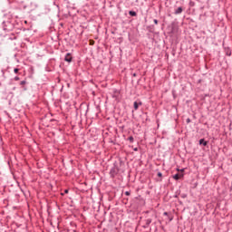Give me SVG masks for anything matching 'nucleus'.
Wrapping results in <instances>:
<instances>
[{"label": "nucleus", "mask_w": 232, "mask_h": 232, "mask_svg": "<svg viewBox=\"0 0 232 232\" xmlns=\"http://www.w3.org/2000/svg\"><path fill=\"white\" fill-rule=\"evenodd\" d=\"M134 151H139V149L135 148V149H134Z\"/></svg>", "instance_id": "nucleus-17"}, {"label": "nucleus", "mask_w": 232, "mask_h": 232, "mask_svg": "<svg viewBox=\"0 0 232 232\" xmlns=\"http://www.w3.org/2000/svg\"><path fill=\"white\" fill-rule=\"evenodd\" d=\"M182 11H183L182 7H178V8L175 10L174 14H175L176 15H179V14H180V13H181Z\"/></svg>", "instance_id": "nucleus-3"}, {"label": "nucleus", "mask_w": 232, "mask_h": 232, "mask_svg": "<svg viewBox=\"0 0 232 232\" xmlns=\"http://www.w3.org/2000/svg\"><path fill=\"white\" fill-rule=\"evenodd\" d=\"M129 14L131 15V17H137V12L135 11H130Z\"/></svg>", "instance_id": "nucleus-5"}, {"label": "nucleus", "mask_w": 232, "mask_h": 232, "mask_svg": "<svg viewBox=\"0 0 232 232\" xmlns=\"http://www.w3.org/2000/svg\"><path fill=\"white\" fill-rule=\"evenodd\" d=\"M199 144H202L204 146H208V141L204 140V139L199 140Z\"/></svg>", "instance_id": "nucleus-6"}, {"label": "nucleus", "mask_w": 232, "mask_h": 232, "mask_svg": "<svg viewBox=\"0 0 232 232\" xmlns=\"http://www.w3.org/2000/svg\"><path fill=\"white\" fill-rule=\"evenodd\" d=\"M65 193H68V190H65Z\"/></svg>", "instance_id": "nucleus-20"}, {"label": "nucleus", "mask_w": 232, "mask_h": 232, "mask_svg": "<svg viewBox=\"0 0 232 232\" xmlns=\"http://www.w3.org/2000/svg\"><path fill=\"white\" fill-rule=\"evenodd\" d=\"M180 177H184V175H179V174H175L174 176H173V179H174V180H179V179H180Z\"/></svg>", "instance_id": "nucleus-4"}, {"label": "nucleus", "mask_w": 232, "mask_h": 232, "mask_svg": "<svg viewBox=\"0 0 232 232\" xmlns=\"http://www.w3.org/2000/svg\"><path fill=\"white\" fill-rule=\"evenodd\" d=\"M64 61H66L67 63H72V56H70V53H67L65 55Z\"/></svg>", "instance_id": "nucleus-2"}, {"label": "nucleus", "mask_w": 232, "mask_h": 232, "mask_svg": "<svg viewBox=\"0 0 232 232\" xmlns=\"http://www.w3.org/2000/svg\"><path fill=\"white\" fill-rule=\"evenodd\" d=\"M227 55L230 56L231 55V51H227Z\"/></svg>", "instance_id": "nucleus-11"}, {"label": "nucleus", "mask_w": 232, "mask_h": 232, "mask_svg": "<svg viewBox=\"0 0 232 232\" xmlns=\"http://www.w3.org/2000/svg\"><path fill=\"white\" fill-rule=\"evenodd\" d=\"M154 23H155L156 24H159V21H158L157 19H154Z\"/></svg>", "instance_id": "nucleus-12"}, {"label": "nucleus", "mask_w": 232, "mask_h": 232, "mask_svg": "<svg viewBox=\"0 0 232 232\" xmlns=\"http://www.w3.org/2000/svg\"><path fill=\"white\" fill-rule=\"evenodd\" d=\"M134 110H139V102H134Z\"/></svg>", "instance_id": "nucleus-7"}, {"label": "nucleus", "mask_w": 232, "mask_h": 232, "mask_svg": "<svg viewBox=\"0 0 232 232\" xmlns=\"http://www.w3.org/2000/svg\"><path fill=\"white\" fill-rule=\"evenodd\" d=\"M158 177H162V172H159Z\"/></svg>", "instance_id": "nucleus-13"}, {"label": "nucleus", "mask_w": 232, "mask_h": 232, "mask_svg": "<svg viewBox=\"0 0 232 232\" xmlns=\"http://www.w3.org/2000/svg\"><path fill=\"white\" fill-rule=\"evenodd\" d=\"M178 171H179V169H178ZM180 171H181V172H183V171H184V169H180Z\"/></svg>", "instance_id": "nucleus-16"}, {"label": "nucleus", "mask_w": 232, "mask_h": 232, "mask_svg": "<svg viewBox=\"0 0 232 232\" xmlns=\"http://www.w3.org/2000/svg\"><path fill=\"white\" fill-rule=\"evenodd\" d=\"M125 195L130 196V192L126 191Z\"/></svg>", "instance_id": "nucleus-15"}, {"label": "nucleus", "mask_w": 232, "mask_h": 232, "mask_svg": "<svg viewBox=\"0 0 232 232\" xmlns=\"http://www.w3.org/2000/svg\"><path fill=\"white\" fill-rule=\"evenodd\" d=\"M187 122H191V121L189 119L187 120Z\"/></svg>", "instance_id": "nucleus-19"}, {"label": "nucleus", "mask_w": 232, "mask_h": 232, "mask_svg": "<svg viewBox=\"0 0 232 232\" xmlns=\"http://www.w3.org/2000/svg\"><path fill=\"white\" fill-rule=\"evenodd\" d=\"M119 173V168L112 167L110 170L111 177L114 178Z\"/></svg>", "instance_id": "nucleus-1"}, {"label": "nucleus", "mask_w": 232, "mask_h": 232, "mask_svg": "<svg viewBox=\"0 0 232 232\" xmlns=\"http://www.w3.org/2000/svg\"><path fill=\"white\" fill-rule=\"evenodd\" d=\"M14 73H19V69L15 68V69L14 70Z\"/></svg>", "instance_id": "nucleus-10"}, {"label": "nucleus", "mask_w": 232, "mask_h": 232, "mask_svg": "<svg viewBox=\"0 0 232 232\" xmlns=\"http://www.w3.org/2000/svg\"><path fill=\"white\" fill-rule=\"evenodd\" d=\"M14 81H19V77H18V76H15V77H14Z\"/></svg>", "instance_id": "nucleus-14"}, {"label": "nucleus", "mask_w": 232, "mask_h": 232, "mask_svg": "<svg viewBox=\"0 0 232 232\" xmlns=\"http://www.w3.org/2000/svg\"><path fill=\"white\" fill-rule=\"evenodd\" d=\"M129 140H130V142H133V140H134L133 136L129 137Z\"/></svg>", "instance_id": "nucleus-9"}, {"label": "nucleus", "mask_w": 232, "mask_h": 232, "mask_svg": "<svg viewBox=\"0 0 232 232\" xmlns=\"http://www.w3.org/2000/svg\"><path fill=\"white\" fill-rule=\"evenodd\" d=\"M151 223V220L148 219V224H150Z\"/></svg>", "instance_id": "nucleus-18"}, {"label": "nucleus", "mask_w": 232, "mask_h": 232, "mask_svg": "<svg viewBox=\"0 0 232 232\" xmlns=\"http://www.w3.org/2000/svg\"><path fill=\"white\" fill-rule=\"evenodd\" d=\"M24 84H26V81H22V82H20V85H21V86H24Z\"/></svg>", "instance_id": "nucleus-8"}]
</instances>
